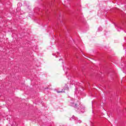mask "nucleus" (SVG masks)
<instances>
[{
	"mask_svg": "<svg viewBox=\"0 0 126 126\" xmlns=\"http://www.w3.org/2000/svg\"><path fill=\"white\" fill-rule=\"evenodd\" d=\"M63 90H62L61 91H58L57 93H63Z\"/></svg>",
	"mask_w": 126,
	"mask_h": 126,
	"instance_id": "obj_1",
	"label": "nucleus"
},
{
	"mask_svg": "<svg viewBox=\"0 0 126 126\" xmlns=\"http://www.w3.org/2000/svg\"><path fill=\"white\" fill-rule=\"evenodd\" d=\"M60 16V17H61V15H60V16Z\"/></svg>",
	"mask_w": 126,
	"mask_h": 126,
	"instance_id": "obj_2",
	"label": "nucleus"
}]
</instances>
